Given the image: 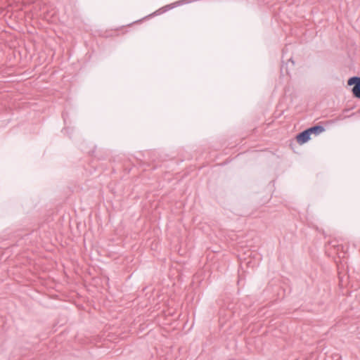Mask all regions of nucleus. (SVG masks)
<instances>
[{
    "instance_id": "f03ea898",
    "label": "nucleus",
    "mask_w": 360,
    "mask_h": 360,
    "mask_svg": "<svg viewBox=\"0 0 360 360\" xmlns=\"http://www.w3.org/2000/svg\"><path fill=\"white\" fill-rule=\"evenodd\" d=\"M311 135L309 131L307 129L296 136V140L298 143L302 145L307 143L310 139Z\"/></svg>"
},
{
    "instance_id": "39448f33",
    "label": "nucleus",
    "mask_w": 360,
    "mask_h": 360,
    "mask_svg": "<svg viewBox=\"0 0 360 360\" xmlns=\"http://www.w3.org/2000/svg\"><path fill=\"white\" fill-rule=\"evenodd\" d=\"M288 63H291L292 66H293V65H294L295 62H294V60H293L292 58H289V59L288 60V63H286V65H287V67H286V72H287V74H288Z\"/></svg>"
},
{
    "instance_id": "f257e3e1",
    "label": "nucleus",
    "mask_w": 360,
    "mask_h": 360,
    "mask_svg": "<svg viewBox=\"0 0 360 360\" xmlns=\"http://www.w3.org/2000/svg\"><path fill=\"white\" fill-rule=\"evenodd\" d=\"M349 86H353L352 89L354 97L360 98V77H350L347 81Z\"/></svg>"
},
{
    "instance_id": "7ed1b4c3",
    "label": "nucleus",
    "mask_w": 360,
    "mask_h": 360,
    "mask_svg": "<svg viewBox=\"0 0 360 360\" xmlns=\"http://www.w3.org/2000/svg\"><path fill=\"white\" fill-rule=\"evenodd\" d=\"M307 129L309 131L311 134H314L315 135H318L325 131V128L323 126L319 124L309 127Z\"/></svg>"
},
{
    "instance_id": "20e7f679",
    "label": "nucleus",
    "mask_w": 360,
    "mask_h": 360,
    "mask_svg": "<svg viewBox=\"0 0 360 360\" xmlns=\"http://www.w3.org/2000/svg\"><path fill=\"white\" fill-rule=\"evenodd\" d=\"M193 0H182V1H177L174 4H169V5H167L165 6V7H163L162 9V11L161 13H163V12H165L171 8H173L176 5H180V4H182L183 3H190Z\"/></svg>"
}]
</instances>
